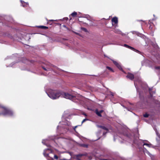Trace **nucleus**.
<instances>
[{"instance_id": "32", "label": "nucleus", "mask_w": 160, "mask_h": 160, "mask_svg": "<svg viewBox=\"0 0 160 160\" xmlns=\"http://www.w3.org/2000/svg\"><path fill=\"white\" fill-rule=\"evenodd\" d=\"M82 30L84 31L85 32H87V29L86 28H82Z\"/></svg>"}, {"instance_id": "10", "label": "nucleus", "mask_w": 160, "mask_h": 160, "mask_svg": "<svg viewBox=\"0 0 160 160\" xmlns=\"http://www.w3.org/2000/svg\"><path fill=\"white\" fill-rule=\"evenodd\" d=\"M55 67L56 68H57L56 67H55L53 65H51L50 66L49 65H48L47 66V67L46 68H45L44 67H42V68L46 71H48L51 70V69H52V68H50L51 67Z\"/></svg>"}, {"instance_id": "21", "label": "nucleus", "mask_w": 160, "mask_h": 160, "mask_svg": "<svg viewBox=\"0 0 160 160\" xmlns=\"http://www.w3.org/2000/svg\"><path fill=\"white\" fill-rule=\"evenodd\" d=\"M80 146L86 148H88V144H80Z\"/></svg>"}, {"instance_id": "41", "label": "nucleus", "mask_w": 160, "mask_h": 160, "mask_svg": "<svg viewBox=\"0 0 160 160\" xmlns=\"http://www.w3.org/2000/svg\"><path fill=\"white\" fill-rule=\"evenodd\" d=\"M68 18H67V17L65 18H64V19H65V20H68Z\"/></svg>"}, {"instance_id": "27", "label": "nucleus", "mask_w": 160, "mask_h": 160, "mask_svg": "<svg viewBox=\"0 0 160 160\" xmlns=\"http://www.w3.org/2000/svg\"><path fill=\"white\" fill-rule=\"evenodd\" d=\"M54 156V157L55 159L56 160H57L58 158V157L56 155H54V154L53 155V156Z\"/></svg>"}, {"instance_id": "39", "label": "nucleus", "mask_w": 160, "mask_h": 160, "mask_svg": "<svg viewBox=\"0 0 160 160\" xmlns=\"http://www.w3.org/2000/svg\"><path fill=\"white\" fill-rule=\"evenodd\" d=\"M103 112V111L102 110H100L99 112H100V113H101L102 112Z\"/></svg>"}, {"instance_id": "14", "label": "nucleus", "mask_w": 160, "mask_h": 160, "mask_svg": "<svg viewBox=\"0 0 160 160\" xmlns=\"http://www.w3.org/2000/svg\"><path fill=\"white\" fill-rule=\"evenodd\" d=\"M112 23H114L115 24H117L118 22V18L116 17H114L112 19Z\"/></svg>"}, {"instance_id": "12", "label": "nucleus", "mask_w": 160, "mask_h": 160, "mask_svg": "<svg viewBox=\"0 0 160 160\" xmlns=\"http://www.w3.org/2000/svg\"><path fill=\"white\" fill-rule=\"evenodd\" d=\"M150 62L147 59H144L142 62V66H147L148 65L147 63H149Z\"/></svg>"}, {"instance_id": "6", "label": "nucleus", "mask_w": 160, "mask_h": 160, "mask_svg": "<svg viewBox=\"0 0 160 160\" xmlns=\"http://www.w3.org/2000/svg\"><path fill=\"white\" fill-rule=\"evenodd\" d=\"M137 82H138L139 84H141V83L142 82L140 78H138L137 80L136 78H135V80L134 81V84L136 88L137 92H138L139 93V94H140V93L139 92V90L138 88V84L137 83Z\"/></svg>"}, {"instance_id": "8", "label": "nucleus", "mask_w": 160, "mask_h": 160, "mask_svg": "<svg viewBox=\"0 0 160 160\" xmlns=\"http://www.w3.org/2000/svg\"><path fill=\"white\" fill-rule=\"evenodd\" d=\"M123 46H124V47L126 48H128L130 49H131L136 52H137L138 53H140V51H139L138 50H136V49H135L134 48H133L132 47H131L126 44H124V45H123Z\"/></svg>"}, {"instance_id": "40", "label": "nucleus", "mask_w": 160, "mask_h": 160, "mask_svg": "<svg viewBox=\"0 0 160 160\" xmlns=\"http://www.w3.org/2000/svg\"><path fill=\"white\" fill-rule=\"evenodd\" d=\"M82 114H83V115H84V116H87V114L84 113H83Z\"/></svg>"}, {"instance_id": "4", "label": "nucleus", "mask_w": 160, "mask_h": 160, "mask_svg": "<svg viewBox=\"0 0 160 160\" xmlns=\"http://www.w3.org/2000/svg\"><path fill=\"white\" fill-rule=\"evenodd\" d=\"M133 143L137 145L139 148L140 146L143 147L144 145H146L149 148L153 147V146L150 143H144L143 141L139 139H134Z\"/></svg>"}, {"instance_id": "20", "label": "nucleus", "mask_w": 160, "mask_h": 160, "mask_svg": "<svg viewBox=\"0 0 160 160\" xmlns=\"http://www.w3.org/2000/svg\"><path fill=\"white\" fill-rule=\"evenodd\" d=\"M156 58L157 60V62L160 64V56L159 55H156Z\"/></svg>"}, {"instance_id": "5", "label": "nucleus", "mask_w": 160, "mask_h": 160, "mask_svg": "<svg viewBox=\"0 0 160 160\" xmlns=\"http://www.w3.org/2000/svg\"><path fill=\"white\" fill-rule=\"evenodd\" d=\"M70 125V123L69 122H67V125L68 126V127L67 126L65 127V128H64L61 127L60 126H58L57 127V128L58 130H59V129H61L62 130H65V131L66 132V130H67V131H69L70 129H71L72 128L75 131L76 128L78 127V126H76L74 127H72Z\"/></svg>"}, {"instance_id": "15", "label": "nucleus", "mask_w": 160, "mask_h": 160, "mask_svg": "<svg viewBox=\"0 0 160 160\" xmlns=\"http://www.w3.org/2000/svg\"><path fill=\"white\" fill-rule=\"evenodd\" d=\"M114 32L116 33H117L118 34H121L122 36H123L124 35V33L122 32L121 31H120L119 29H115L114 30Z\"/></svg>"}, {"instance_id": "45", "label": "nucleus", "mask_w": 160, "mask_h": 160, "mask_svg": "<svg viewBox=\"0 0 160 160\" xmlns=\"http://www.w3.org/2000/svg\"><path fill=\"white\" fill-rule=\"evenodd\" d=\"M157 19V18H155V19H153L152 20H154H154H155V19Z\"/></svg>"}, {"instance_id": "17", "label": "nucleus", "mask_w": 160, "mask_h": 160, "mask_svg": "<svg viewBox=\"0 0 160 160\" xmlns=\"http://www.w3.org/2000/svg\"><path fill=\"white\" fill-rule=\"evenodd\" d=\"M97 126L98 128H102V129H103L107 131H108V128H106V127H105L104 126H101V125H97Z\"/></svg>"}, {"instance_id": "18", "label": "nucleus", "mask_w": 160, "mask_h": 160, "mask_svg": "<svg viewBox=\"0 0 160 160\" xmlns=\"http://www.w3.org/2000/svg\"><path fill=\"white\" fill-rule=\"evenodd\" d=\"M77 14V13L76 12H74L73 13L71 14L70 15H69L70 19V20L72 19V18H71V16H72L73 17H76Z\"/></svg>"}, {"instance_id": "22", "label": "nucleus", "mask_w": 160, "mask_h": 160, "mask_svg": "<svg viewBox=\"0 0 160 160\" xmlns=\"http://www.w3.org/2000/svg\"><path fill=\"white\" fill-rule=\"evenodd\" d=\"M95 112L96 114L98 116L100 117H101L102 115L100 113V112L98 111L97 109L96 110H95Z\"/></svg>"}, {"instance_id": "47", "label": "nucleus", "mask_w": 160, "mask_h": 160, "mask_svg": "<svg viewBox=\"0 0 160 160\" xmlns=\"http://www.w3.org/2000/svg\"><path fill=\"white\" fill-rule=\"evenodd\" d=\"M82 98V96H80V98Z\"/></svg>"}, {"instance_id": "42", "label": "nucleus", "mask_w": 160, "mask_h": 160, "mask_svg": "<svg viewBox=\"0 0 160 160\" xmlns=\"http://www.w3.org/2000/svg\"><path fill=\"white\" fill-rule=\"evenodd\" d=\"M12 64H10L9 65V67H12Z\"/></svg>"}, {"instance_id": "16", "label": "nucleus", "mask_w": 160, "mask_h": 160, "mask_svg": "<svg viewBox=\"0 0 160 160\" xmlns=\"http://www.w3.org/2000/svg\"><path fill=\"white\" fill-rule=\"evenodd\" d=\"M20 2L23 7H27L28 6V2H26L22 0H20Z\"/></svg>"}, {"instance_id": "23", "label": "nucleus", "mask_w": 160, "mask_h": 160, "mask_svg": "<svg viewBox=\"0 0 160 160\" xmlns=\"http://www.w3.org/2000/svg\"><path fill=\"white\" fill-rule=\"evenodd\" d=\"M38 27L43 29H46L48 28V27L43 26H38Z\"/></svg>"}, {"instance_id": "2", "label": "nucleus", "mask_w": 160, "mask_h": 160, "mask_svg": "<svg viewBox=\"0 0 160 160\" xmlns=\"http://www.w3.org/2000/svg\"><path fill=\"white\" fill-rule=\"evenodd\" d=\"M48 141V140L46 139L43 140L42 141V142L43 144L45 145L49 148L44 150L43 154L44 156L47 158L48 160H53V158H52L53 155V151L50 147V146L49 144H47L46 143Z\"/></svg>"}, {"instance_id": "31", "label": "nucleus", "mask_w": 160, "mask_h": 160, "mask_svg": "<svg viewBox=\"0 0 160 160\" xmlns=\"http://www.w3.org/2000/svg\"><path fill=\"white\" fill-rule=\"evenodd\" d=\"M85 18H87L88 20L89 19V18L91 19V18L90 17V16H89V15H87L85 17Z\"/></svg>"}, {"instance_id": "25", "label": "nucleus", "mask_w": 160, "mask_h": 160, "mask_svg": "<svg viewBox=\"0 0 160 160\" xmlns=\"http://www.w3.org/2000/svg\"><path fill=\"white\" fill-rule=\"evenodd\" d=\"M28 60L26 59L25 58H23V60H22V62L24 63H28Z\"/></svg>"}, {"instance_id": "49", "label": "nucleus", "mask_w": 160, "mask_h": 160, "mask_svg": "<svg viewBox=\"0 0 160 160\" xmlns=\"http://www.w3.org/2000/svg\"><path fill=\"white\" fill-rule=\"evenodd\" d=\"M153 16L154 17H155V15L154 14L153 15Z\"/></svg>"}, {"instance_id": "34", "label": "nucleus", "mask_w": 160, "mask_h": 160, "mask_svg": "<svg viewBox=\"0 0 160 160\" xmlns=\"http://www.w3.org/2000/svg\"><path fill=\"white\" fill-rule=\"evenodd\" d=\"M119 138H121L122 139H123V140H124V139L123 138V137H121V136H119Z\"/></svg>"}, {"instance_id": "46", "label": "nucleus", "mask_w": 160, "mask_h": 160, "mask_svg": "<svg viewBox=\"0 0 160 160\" xmlns=\"http://www.w3.org/2000/svg\"><path fill=\"white\" fill-rule=\"evenodd\" d=\"M49 21H53V20H50Z\"/></svg>"}, {"instance_id": "48", "label": "nucleus", "mask_w": 160, "mask_h": 160, "mask_svg": "<svg viewBox=\"0 0 160 160\" xmlns=\"http://www.w3.org/2000/svg\"><path fill=\"white\" fill-rule=\"evenodd\" d=\"M64 26V27H66V26H65V25H64V26Z\"/></svg>"}, {"instance_id": "30", "label": "nucleus", "mask_w": 160, "mask_h": 160, "mask_svg": "<svg viewBox=\"0 0 160 160\" xmlns=\"http://www.w3.org/2000/svg\"><path fill=\"white\" fill-rule=\"evenodd\" d=\"M153 47L155 48H158V45L156 44H154L153 45Z\"/></svg>"}, {"instance_id": "11", "label": "nucleus", "mask_w": 160, "mask_h": 160, "mask_svg": "<svg viewBox=\"0 0 160 160\" xmlns=\"http://www.w3.org/2000/svg\"><path fill=\"white\" fill-rule=\"evenodd\" d=\"M127 77L130 80H132L134 78V76L132 74L130 73H128L127 75Z\"/></svg>"}, {"instance_id": "43", "label": "nucleus", "mask_w": 160, "mask_h": 160, "mask_svg": "<svg viewBox=\"0 0 160 160\" xmlns=\"http://www.w3.org/2000/svg\"><path fill=\"white\" fill-rule=\"evenodd\" d=\"M121 134H121V133H118V135H121Z\"/></svg>"}, {"instance_id": "1", "label": "nucleus", "mask_w": 160, "mask_h": 160, "mask_svg": "<svg viewBox=\"0 0 160 160\" xmlns=\"http://www.w3.org/2000/svg\"><path fill=\"white\" fill-rule=\"evenodd\" d=\"M45 92L48 97L52 99H57L61 96L66 99H70L73 102H78V101L80 99L79 98V99L77 98L78 97L79 95L77 94L76 92L73 91L69 93L48 89L45 90Z\"/></svg>"}, {"instance_id": "35", "label": "nucleus", "mask_w": 160, "mask_h": 160, "mask_svg": "<svg viewBox=\"0 0 160 160\" xmlns=\"http://www.w3.org/2000/svg\"><path fill=\"white\" fill-rule=\"evenodd\" d=\"M117 138H118V136H116V138L115 136H114V141H115V139H116Z\"/></svg>"}, {"instance_id": "19", "label": "nucleus", "mask_w": 160, "mask_h": 160, "mask_svg": "<svg viewBox=\"0 0 160 160\" xmlns=\"http://www.w3.org/2000/svg\"><path fill=\"white\" fill-rule=\"evenodd\" d=\"M143 152L145 154H148L151 157H152V155L146 149H145V150H144Z\"/></svg>"}, {"instance_id": "7", "label": "nucleus", "mask_w": 160, "mask_h": 160, "mask_svg": "<svg viewBox=\"0 0 160 160\" xmlns=\"http://www.w3.org/2000/svg\"><path fill=\"white\" fill-rule=\"evenodd\" d=\"M122 136H124L126 140L128 142L131 143L132 142L131 141V139L133 138V136L130 135H125L124 133H122Z\"/></svg>"}, {"instance_id": "26", "label": "nucleus", "mask_w": 160, "mask_h": 160, "mask_svg": "<svg viewBox=\"0 0 160 160\" xmlns=\"http://www.w3.org/2000/svg\"><path fill=\"white\" fill-rule=\"evenodd\" d=\"M89 119L87 118H85L84 119L82 122V124L84 122H85L87 121Z\"/></svg>"}, {"instance_id": "9", "label": "nucleus", "mask_w": 160, "mask_h": 160, "mask_svg": "<svg viewBox=\"0 0 160 160\" xmlns=\"http://www.w3.org/2000/svg\"><path fill=\"white\" fill-rule=\"evenodd\" d=\"M112 61L113 63L120 70H121L123 72L122 68L120 65L118 63L117 61H115L113 60H111Z\"/></svg>"}, {"instance_id": "3", "label": "nucleus", "mask_w": 160, "mask_h": 160, "mask_svg": "<svg viewBox=\"0 0 160 160\" xmlns=\"http://www.w3.org/2000/svg\"><path fill=\"white\" fill-rule=\"evenodd\" d=\"M14 114V112L12 110L0 104V116L3 115L12 116Z\"/></svg>"}, {"instance_id": "36", "label": "nucleus", "mask_w": 160, "mask_h": 160, "mask_svg": "<svg viewBox=\"0 0 160 160\" xmlns=\"http://www.w3.org/2000/svg\"><path fill=\"white\" fill-rule=\"evenodd\" d=\"M155 68L156 69H160V67H156Z\"/></svg>"}, {"instance_id": "38", "label": "nucleus", "mask_w": 160, "mask_h": 160, "mask_svg": "<svg viewBox=\"0 0 160 160\" xmlns=\"http://www.w3.org/2000/svg\"><path fill=\"white\" fill-rule=\"evenodd\" d=\"M112 96H113L114 95L113 93L112 92H110Z\"/></svg>"}, {"instance_id": "24", "label": "nucleus", "mask_w": 160, "mask_h": 160, "mask_svg": "<svg viewBox=\"0 0 160 160\" xmlns=\"http://www.w3.org/2000/svg\"><path fill=\"white\" fill-rule=\"evenodd\" d=\"M106 68L108 69L110 71H111V72H114L113 70L111 67L108 66H107Z\"/></svg>"}, {"instance_id": "37", "label": "nucleus", "mask_w": 160, "mask_h": 160, "mask_svg": "<svg viewBox=\"0 0 160 160\" xmlns=\"http://www.w3.org/2000/svg\"><path fill=\"white\" fill-rule=\"evenodd\" d=\"M107 132H103V135H105Z\"/></svg>"}, {"instance_id": "28", "label": "nucleus", "mask_w": 160, "mask_h": 160, "mask_svg": "<svg viewBox=\"0 0 160 160\" xmlns=\"http://www.w3.org/2000/svg\"><path fill=\"white\" fill-rule=\"evenodd\" d=\"M139 35H138V36L142 37V38H144L145 37V36H144L143 35L141 34H139Z\"/></svg>"}, {"instance_id": "29", "label": "nucleus", "mask_w": 160, "mask_h": 160, "mask_svg": "<svg viewBox=\"0 0 160 160\" xmlns=\"http://www.w3.org/2000/svg\"><path fill=\"white\" fill-rule=\"evenodd\" d=\"M149 116V115L147 113H145V114H144L143 116L145 118H147Z\"/></svg>"}, {"instance_id": "44", "label": "nucleus", "mask_w": 160, "mask_h": 160, "mask_svg": "<svg viewBox=\"0 0 160 160\" xmlns=\"http://www.w3.org/2000/svg\"><path fill=\"white\" fill-rule=\"evenodd\" d=\"M119 139V141L120 142H123L122 141H120V139Z\"/></svg>"}, {"instance_id": "33", "label": "nucleus", "mask_w": 160, "mask_h": 160, "mask_svg": "<svg viewBox=\"0 0 160 160\" xmlns=\"http://www.w3.org/2000/svg\"><path fill=\"white\" fill-rule=\"evenodd\" d=\"M152 90L151 88H149V93L150 94H152V92H151V90Z\"/></svg>"}, {"instance_id": "13", "label": "nucleus", "mask_w": 160, "mask_h": 160, "mask_svg": "<svg viewBox=\"0 0 160 160\" xmlns=\"http://www.w3.org/2000/svg\"><path fill=\"white\" fill-rule=\"evenodd\" d=\"M156 133L157 136V137L156 138V140L158 143L160 144V134L157 131H156Z\"/></svg>"}]
</instances>
